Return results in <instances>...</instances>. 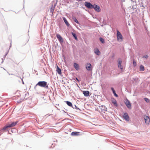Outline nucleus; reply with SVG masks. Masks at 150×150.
<instances>
[{
	"label": "nucleus",
	"mask_w": 150,
	"mask_h": 150,
	"mask_svg": "<svg viewBox=\"0 0 150 150\" xmlns=\"http://www.w3.org/2000/svg\"><path fill=\"white\" fill-rule=\"evenodd\" d=\"M133 64L134 66L135 67L137 65V63L136 62L134 61V60H133Z\"/></svg>",
	"instance_id": "nucleus-24"
},
{
	"label": "nucleus",
	"mask_w": 150,
	"mask_h": 150,
	"mask_svg": "<svg viewBox=\"0 0 150 150\" xmlns=\"http://www.w3.org/2000/svg\"><path fill=\"white\" fill-rule=\"evenodd\" d=\"M144 70V68L143 66L141 65L140 67V70L141 71H143Z\"/></svg>",
	"instance_id": "nucleus-20"
},
{
	"label": "nucleus",
	"mask_w": 150,
	"mask_h": 150,
	"mask_svg": "<svg viewBox=\"0 0 150 150\" xmlns=\"http://www.w3.org/2000/svg\"><path fill=\"white\" fill-rule=\"evenodd\" d=\"M94 52L97 55H99L100 54V52L97 48L95 49Z\"/></svg>",
	"instance_id": "nucleus-15"
},
{
	"label": "nucleus",
	"mask_w": 150,
	"mask_h": 150,
	"mask_svg": "<svg viewBox=\"0 0 150 150\" xmlns=\"http://www.w3.org/2000/svg\"><path fill=\"white\" fill-rule=\"evenodd\" d=\"M112 103L114 104V105L117 106V101L116 100L114 99L112 101Z\"/></svg>",
	"instance_id": "nucleus-19"
},
{
	"label": "nucleus",
	"mask_w": 150,
	"mask_h": 150,
	"mask_svg": "<svg viewBox=\"0 0 150 150\" xmlns=\"http://www.w3.org/2000/svg\"><path fill=\"white\" fill-rule=\"evenodd\" d=\"M1 60H2V61H1V63H2L3 62L4 60L3 59H1Z\"/></svg>",
	"instance_id": "nucleus-29"
},
{
	"label": "nucleus",
	"mask_w": 150,
	"mask_h": 150,
	"mask_svg": "<svg viewBox=\"0 0 150 150\" xmlns=\"http://www.w3.org/2000/svg\"><path fill=\"white\" fill-rule=\"evenodd\" d=\"M144 119L145 123L146 124H149L150 123V117L148 116L145 115L144 116Z\"/></svg>",
	"instance_id": "nucleus-6"
},
{
	"label": "nucleus",
	"mask_w": 150,
	"mask_h": 150,
	"mask_svg": "<svg viewBox=\"0 0 150 150\" xmlns=\"http://www.w3.org/2000/svg\"><path fill=\"white\" fill-rule=\"evenodd\" d=\"M148 56H146V57H145V58H147L148 57Z\"/></svg>",
	"instance_id": "nucleus-31"
},
{
	"label": "nucleus",
	"mask_w": 150,
	"mask_h": 150,
	"mask_svg": "<svg viewBox=\"0 0 150 150\" xmlns=\"http://www.w3.org/2000/svg\"><path fill=\"white\" fill-rule=\"evenodd\" d=\"M57 68L56 71L59 75H61L62 74L61 70L59 67L57 65Z\"/></svg>",
	"instance_id": "nucleus-13"
},
{
	"label": "nucleus",
	"mask_w": 150,
	"mask_h": 150,
	"mask_svg": "<svg viewBox=\"0 0 150 150\" xmlns=\"http://www.w3.org/2000/svg\"><path fill=\"white\" fill-rule=\"evenodd\" d=\"M71 134L72 136H78L80 135V133L79 132H72Z\"/></svg>",
	"instance_id": "nucleus-14"
},
{
	"label": "nucleus",
	"mask_w": 150,
	"mask_h": 150,
	"mask_svg": "<svg viewBox=\"0 0 150 150\" xmlns=\"http://www.w3.org/2000/svg\"><path fill=\"white\" fill-rule=\"evenodd\" d=\"M125 103L126 105L127 108L129 109H131V105L130 101L126 99L125 101Z\"/></svg>",
	"instance_id": "nucleus-4"
},
{
	"label": "nucleus",
	"mask_w": 150,
	"mask_h": 150,
	"mask_svg": "<svg viewBox=\"0 0 150 150\" xmlns=\"http://www.w3.org/2000/svg\"><path fill=\"white\" fill-rule=\"evenodd\" d=\"M66 103L67 104V105H69V106H70V107H72V104L71 102H70L69 101H67L66 102Z\"/></svg>",
	"instance_id": "nucleus-21"
},
{
	"label": "nucleus",
	"mask_w": 150,
	"mask_h": 150,
	"mask_svg": "<svg viewBox=\"0 0 150 150\" xmlns=\"http://www.w3.org/2000/svg\"><path fill=\"white\" fill-rule=\"evenodd\" d=\"M83 93L85 96H88L89 95V92L88 91H83Z\"/></svg>",
	"instance_id": "nucleus-12"
},
{
	"label": "nucleus",
	"mask_w": 150,
	"mask_h": 150,
	"mask_svg": "<svg viewBox=\"0 0 150 150\" xmlns=\"http://www.w3.org/2000/svg\"><path fill=\"white\" fill-rule=\"evenodd\" d=\"M74 38L76 40H77V37L76 36H75V37H74Z\"/></svg>",
	"instance_id": "nucleus-28"
},
{
	"label": "nucleus",
	"mask_w": 150,
	"mask_h": 150,
	"mask_svg": "<svg viewBox=\"0 0 150 150\" xmlns=\"http://www.w3.org/2000/svg\"><path fill=\"white\" fill-rule=\"evenodd\" d=\"M74 21H75V22L76 23H78V24H79V22H78V20H77L76 19V18H74Z\"/></svg>",
	"instance_id": "nucleus-25"
},
{
	"label": "nucleus",
	"mask_w": 150,
	"mask_h": 150,
	"mask_svg": "<svg viewBox=\"0 0 150 150\" xmlns=\"http://www.w3.org/2000/svg\"><path fill=\"white\" fill-rule=\"evenodd\" d=\"M74 67L77 70L79 69V66L78 64L76 63H74Z\"/></svg>",
	"instance_id": "nucleus-16"
},
{
	"label": "nucleus",
	"mask_w": 150,
	"mask_h": 150,
	"mask_svg": "<svg viewBox=\"0 0 150 150\" xmlns=\"http://www.w3.org/2000/svg\"><path fill=\"white\" fill-rule=\"evenodd\" d=\"M7 53H6V54H5V55H4L5 57V56H6L7 55Z\"/></svg>",
	"instance_id": "nucleus-30"
},
{
	"label": "nucleus",
	"mask_w": 150,
	"mask_h": 150,
	"mask_svg": "<svg viewBox=\"0 0 150 150\" xmlns=\"http://www.w3.org/2000/svg\"><path fill=\"white\" fill-rule=\"evenodd\" d=\"M123 117L125 120L129 121V116L127 113H125L123 115Z\"/></svg>",
	"instance_id": "nucleus-9"
},
{
	"label": "nucleus",
	"mask_w": 150,
	"mask_h": 150,
	"mask_svg": "<svg viewBox=\"0 0 150 150\" xmlns=\"http://www.w3.org/2000/svg\"><path fill=\"white\" fill-rule=\"evenodd\" d=\"M37 85L46 88H48L49 87L47 82L45 81H39L36 85L35 86Z\"/></svg>",
	"instance_id": "nucleus-1"
},
{
	"label": "nucleus",
	"mask_w": 150,
	"mask_h": 150,
	"mask_svg": "<svg viewBox=\"0 0 150 150\" xmlns=\"http://www.w3.org/2000/svg\"><path fill=\"white\" fill-rule=\"evenodd\" d=\"M93 8H94L96 11L98 12H100L101 10L100 7L96 4L94 5Z\"/></svg>",
	"instance_id": "nucleus-7"
},
{
	"label": "nucleus",
	"mask_w": 150,
	"mask_h": 150,
	"mask_svg": "<svg viewBox=\"0 0 150 150\" xmlns=\"http://www.w3.org/2000/svg\"><path fill=\"white\" fill-rule=\"evenodd\" d=\"M85 6L88 8L91 9L93 7L94 5H92L90 3L86 1L85 2Z\"/></svg>",
	"instance_id": "nucleus-5"
},
{
	"label": "nucleus",
	"mask_w": 150,
	"mask_h": 150,
	"mask_svg": "<svg viewBox=\"0 0 150 150\" xmlns=\"http://www.w3.org/2000/svg\"><path fill=\"white\" fill-rule=\"evenodd\" d=\"M100 40L103 43H104L105 42L104 40L102 38H100Z\"/></svg>",
	"instance_id": "nucleus-22"
},
{
	"label": "nucleus",
	"mask_w": 150,
	"mask_h": 150,
	"mask_svg": "<svg viewBox=\"0 0 150 150\" xmlns=\"http://www.w3.org/2000/svg\"><path fill=\"white\" fill-rule=\"evenodd\" d=\"M54 8H51V9H50V11H51V12H52V13H53V12L54 11Z\"/></svg>",
	"instance_id": "nucleus-26"
},
{
	"label": "nucleus",
	"mask_w": 150,
	"mask_h": 150,
	"mask_svg": "<svg viewBox=\"0 0 150 150\" xmlns=\"http://www.w3.org/2000/svg\"><path fill=\"white\" fill-rule=\"evenodd\" d=\"M72 35L73 37H74L76 36V34L74 33H72Z\"/></svg>",
	"instance_id": "nucleus-27"
},
{
	"label": "nucleus",
	"mask_w": 150,
	"mask_h": 150,
	"mask_svg": "<svg viewBox=\"0 0 150 150\" xmlns=\"http://www.w3.org/2000/svg\"><path fill=\"white\" fill-rule=\"evenodd\" d=\"M111 89L112 91L113 92V94H114L115 96L116 97H118V95L117 94H116V93H115V91L114 90V88H111Z\"/></svg>",
	"instance_id": "nucleus-17"
},
{
	"label": "nucleus",
	"mask_w": 150,
	"mask_h": 150,
	"mask_svg": "<svg viewBox=\"0 0 150 150\" xmlns=\"http://www.w3.org/2000/svg\"><path fill=\"white\" fill-rule=\"evenodd\" d=\"M118 67L120 68V69L122 70L123 69V66L121 65L122 61L120 59H119L118 60Z\"/></svg>",
	"instance_id": "nucleus-10"
},
{
	"label": "nucleus",
	"mask_w": 150,
	"mask_h": 150,
	"mask_svg": "<svg viewBox=\"0 0 150 150\" xmlns=\"http://www.w3.org/2000/svg\"><path fill=\"white\" fill-rule=\"evenodd\" d=\"M56 36L60 42H63L62 38L58 34H56Z\"/></svg>",
	"instance_id": "nucleus-11"
},
{
	"label": "nucleus",
	"mask_w": 150,
	"mask_h": 150,
	"mask_svg": "<svg viewBox=\"0 0 150 150\" xmlns=\"http://www.w3.org/2000/svg\"><path fill=\"white\" fill-rule=\"evenodd\" d=\"M63 19L66 25L67 26H69V24L66 19L65 18H63Z\"/></svg>",
	"instance_id": "nucleus-18"
},
{
	"label": "nucleus",
	"mask_w": 150,
	"mask_h": 150,
	"mask_svg": "<svg viewBox=\"0 0 150 150\" xmlns=\"http://www.w3.org/2000/svg\"><path fill=\"white\" fill-rule=\"evenodd\" d=\"M18 122V121H16L15 122H12L10 124L9 123H8L6 125L4 126V127L2 129V130H6V129L8 127H11L14 126L16 125Z\"/></svg>",
	"instance_id": "nucleus-2"
},
{
	"label": "nucleus",
	"mask_w": 150,
	"mask_h": 150,
	"mask_svg": "<svg viewBox=\"0 0 150 150\" xmlns=\"http://www.w3.org/2000/svg\"><path fill=\"white\" fill-rule=\"evenodd\" d=\"M86 69L88 71L92 70V66L91 64L87 63L86 66Z\"/></svg>",
	"instance_id": "nucleus-8"
},
{
	"label": "nucleus",
	"mask_w": 150,
	"mask_h": 150,
	"mask_svg": "<svg viewBox=\"0 0 150 150\" xmlns=\"http://www.w3.org/2000/svg\"><path fill=\"white\" fill-rule=\"evenodd\" d=\"M144 99L147 103H149L150 101L149 99L147 98H145Z\"/></svg>",
	"instance_id": "nucleus-23"
},
{
	"label": "nucleus",
	"mask_w": 150,
	"mask_h": 150,
	"mask_svg": "<svg viewBox=\"0 0 150 150\" xmlns=\"http://www.w3.org/2000/svg\"><path fill=\"white\" fill-rule=\"evenodd\" d=\"M117 40L119 41H121L123 40V38L122 35L118 30L117 31Z\"/></svg>",
	"instance_id": "nucleus-3"
},
{
	"label": "nucleus",
	"mask_w": 150,
	"mask_h": 150,
	"mask_svg": "<svg viewBox=\"0 0 150 150\" xmlns=\"http://www.w3.org/2000/svg\"><path fill=\"white\" fill-rule=\"evenodd\" d=\"M76 79L78 81V80L77 78H76Z\"/></svg>",
	"instance_id": "nucleus-32"
}]
</instances>
